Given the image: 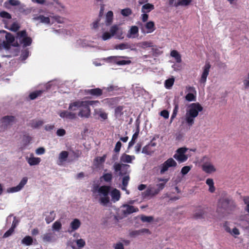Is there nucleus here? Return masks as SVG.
Wrapping results in <instances>:
<instances>
[{"label":"nucleus","instance_id":"1","mask_svg":"<svg viewBox=\"0 0 249 249\" xmlns=\"http://www.w3.org/2000/svg\"><path fill=\"white\" fill-rule=\"evenodd\" d=\"M99 103L98 101H76L69 105V109L75 111L77 108L82 107L78 115L81 118H88L90 116L89 106Z\"/></svg>","mask_w":249,"mask_h":249},{"label":"nucleus","instance_id":"2","mask_svg":"<svg viewBox=\"0 0 249 249\" xmlns=\"http://www.w3.org/2000/svg\"><path fill=\"white\" fill-rule=\"evenodd\" d=\"M236 208L234 200L230 197L220 198L217 203V211L222 213H230Z\"/></svg>","mask_w":249,"mask_h":249},{"label":"nucleus","instance_id":"3","mask_svg":"<svg viewBox=\"0 0 249 249\" xmlns=\"http://www.w3.org/2000/svg\"><path fill=\"white\" fill-rule=\"evenodd\" d=\"M203 109V107L199 103H192L189 106L185 115V121L189 126L193 125L195 118Z\"/></svg>","mask_w":249,"mask_h":249},{"label":"nucleus","instance_id":"4","mask_svg":"<svg viewBox=\"0 0 249 249\" xmlns=\"http://www.w3.org/2000/svg\"><path fill=\"white\" fill-rule=\"evenodd\" d=\"M94 192L98 191V192L103 195V197H100L99 199L100 203L103 205H106L109 202V197L108 196L110 191V187L107 185H103L99 187L98 185L95 186L93 188Z\"/></svg>","mask_w":249,"mask_h":249},{"label":"nucleus","instance_id":"5","mask_svg":"<svg viewBox=\"0 0 249 249\" xmlns=\"http://www.w3.org/2000/svg\"><path fill=\"white\" fill-rule=\"evenodd\" d=\"M177 166V162L173 158H170L158 167V170H159L160 175H163L170 168H175Z\"/></svg>","mask_w":249,"mask_h":249},{"label":"nucleus","instance_id":"6","mask_svg":"<svg viewBox=\"0 0 249 249\" xmlns=\"http://www.w3.org/2000/svg\"><path fill=\"white\" fill-rule=\"evenodd\" d=\"M17 38L18 39L21 44H23L24 47L31 45L32 39L30 37L28 36V34L25 30L20 31L17 33Z\"/></svg>","mask_w":249,"mask_h":249},{"label":"nucleus","instance_id":"7","mask_svg":"<svg viewBox=\"0 0 249 249\" xmlns=\"http://www.w3.org/2000/svg\"><path fill=\"white\" fill-rule=\"evenodd\" d=\"M188 148L185 147H182L178 148L176 152V153L173 156V157L179 163H182L186 161L188 159V156L185 154Z\"/></svg>","mask_w":249,"mask_h":249},{"label":"nucleus","instance_id":"8","mask_svg":"<svg viewBox=\"0 0 249 249\" xmlns=\"http://www.w3.org/2000/svg\"><path fill=\"white\" fill-rule=\"evenodd\" d=\"M130 166L128 164H123L115 163L113 165V168L115 172H119V176H126L128 175V170Z\"/></svg>","mask_w":249,"mask_h":249},{"label":"nucleus","instance_id":"9","mask_svg":"<svg viewBox=\"0 0 249 249\" xmlns=\"http://www.w3.org/2000/svg\"><path fill=\"white\" fill-rule=\"evenodd\" d=\"M211 65L209 62H206L202 68V72L201 74L199 82L200 84H205L207 81V78L210 72Z\"/></svg>","mask_w":249,"mask_h":249},{"label":"nucleus","instance_id":"10","mask_svg":"<svg viewBox=\"0 0 249 249\" xmlns=\"http://www.w3.org/2000/svg\"><path fill=\"white\" fill-rule=\"evenodd\" d=\"M28 181V178L27 177H24L22 178L19 184L15 187L9 188L7 190V192L9 193H13L18 192L20 191L27 183Z\"/></svg>","mask_w":249,"mask_h":249},{"label":"nucleus","instance_id":"11","mask_svg":"<svg viewBox=\"0 0 249 249\" xmlns=\"http://www.w3.org/2000/svg\"><path fill=\"white\" fill-rule=\"evenodd\" d=\"M202 170L207 174H211L216 171V168L211 162H205L202 165Z\"/></svg>","mask_w":249,"mask_h":249},{"label":"nucleus","instance_id":"12","mask_svg":"<svg viewBox=\"0 0 249 249\" xmlns=\"http://www.w3.org/2000/svg\"><path fill=\"white\" fill-rule=\"evenodd\" d=\"M140 24L142 25L141 23H140ZM145 28L146 29V31L144 30V28L142 26L141 27V31L142 33L147 34L152 33L155 30L154 22L152 21H148L145 24Z\"/></svg>","mask_w":249,"mask_h":249},{"label":"nucleus","instance_id":"13","mask_svg":"<svg viewBox=\"0 0 249 249\" xmlns=\"http://www.w3.org/2000/svg\"><path fill=\"white\" fill-rule=\"evenodd\" d=\"M157 180L159 182L161 181L162 182L156 185L157 188L154 190V194L157 195L164 189L166 183L169 181V178H158Z\"/></svg>","mask_w":249,"mask_h":249},{"label":"nucleus","instance_id":"14","mask_svg":"<svg viewBox=\"0 0 249 249\" xmlns=\"http://www.w3.org/2000/svg\"><path fill=\"white\" fill-rule=\"evenodd\" d=\"M104 90H106L105 93L109 95H113L117 94V92L121 90V88L117 86L110 85L107 88H104Z\"/></svg>","mask_w":249,"mask_h":249},{"label":"nucleus","instance_id":"15","mask_svg":"<svg viewBox=\"0 0 249 249\" xmlns=\"http://www.w3.org/2000/svg\"><path fill=\"white\" fill-rule=\"evenodd\" d=\"M123 207L125 208V209L123 210V213L125 215L130 214L139 211V209L137 207H135L129 204H124Z\"/></svg>","mask_w":249,"mask_h":249},{"label":"nucleus","instance_id":"16","mask_svg":"<svg viewBox=\"0 0 249 249\" xmlns=\"http://www.w3.org/2000/svg\"><path fill=\"white\" fill-rule=\"evenodd\" d=\"M223 227L224 228V229L226 232L230 233L233 236H235L240 234V231L237 228L235 227L232 230H231V228L229 226V223L227 221H226L224 223Z\"/></svg>","mask_w":249,"mask_h":249},{"label":"nucleus","instance_id":"17","mask_svg":"<svg viewBox=\"0 0 249 249\" xmlns=\"http://www.w3.org/2000/svg\"><path fill=\"white\" fill-rule=\"evenodd\" d=\"M103 90L100 88H95L85 90V93L87 94H89L92 96L99 97L103 93Z\"/></svg>","mask_w":249,"mask_h":249},{"label":"nucleus","instance_id":"18","mask_svg":"<svg viewBox=\"0 0 249 249\" xmlns=\"http://www.w3.org/2000/svg\"><path fill=\"white\" fill-rule=\"evenodd\" d=\"M81 225L80 221L77 218L74 219L70 224V229L68 231L70 233L77 230Z\"/></svg>","mask_w":249,"mask_h":249},{"label":"nucleus","instance_id":"19","mask_svg":"<svg viewBox=\"0 0 249 249\" xmlns=\"http://www.w3.org/2000/svg\"><path fill=\"white\" fill-rule=\"evenodd\" d=\"M15 118L13 116H6L2 117L1 119V122L3 125L4 126H8L12 124L15 121Z\"/></svg>","mask_w":249,"mask_h":249},{"label":"nucleus","instance_id":"20","mask_svg":"<svg viewBox=\"0 0 249 249\" xmlns=\"http://www.w3.org/2000/svg\"><path fill=\"white\" fill-rule=\"evenodd\" d=\"M139 28L136 26H132L128 32L127 36L128 38H134L138 35Z\"/></svg>","mask_w":249,"mask_h":249},{"label":"nucleus","instance_id":"21","mask_svg":"<svg viewBox=\"0 0 249 249\" xmlns=\"http://www.w3.org/2000/svg\"><path fill=\"white\" fill-rule=\"evenodd\" d=\"M60 116L63 118L74 119L76 118V114L68 111H63L59 114Z\"/></svg>","mask_w":249,"mask_h":249},{"label":"nucleus","instance_id":"22","mask_svg":"<svg viewBox=\"0 0 249 249\" xmlns=\"http://www.w3.org/2000/svg\"><path fill=\"white\" fill-rule=\"evenodd\" d=\"M135 45L133 44L128 43H123L116 46L115 49L120 50H124L126 49H130L131 50H134V47Z\"/></svg>","mask_w":249,"mask_h":249},{"label":"nucleus","instance_id":"23","mask_svg":"<svg viewBox=\"0 0 249 249\" xmlns=\"http://www.w3.org/2000/svg\"><path fill=\"white\" fill-rule=\"evenodd\" d=\"M27 161L28 163L31 166L36 165L38 164L41 160L39 158H36L33 156V154H31V157L30 158H26Z\"/></svg>","mask_w":249,"mask_h":249},{"label":"nucleus","instance_id":"24","mask_svg":"<svg viewBox=\"0 0 249 249\" xmlns=\"http://www.w3.org/2000/svg\"><path fill=\"white\" fill-rule=\"evenodd\" d=\"M204 214L205 212L204 210L199 207L194 212L193 217L196 219L203 218Z\"/></svg>","mask_w":249,"mask_h":249},{"label":"nucleus","instance_id":"25","mask_svg":"<svg viewBox=\"0 0 249 249\" xmlns=\"http://www.w3.org/2000/svg\"><path fill=\"white\" fill-rule=\"evenodd\" d=\"M121 98L119 97L107 98L105 100L106 103L109 107H112L113 106L117 105L120 101Z\"/></svg>","mask_w":249,"mask_h":249},{"label":"nucleus","instance_id":"26","mask_svg":"<svg viewBox=\"0 0 249 249\" xmlns=\"http://www.w3.org/2000/svg\"><path fill=\"white\" fill-rule=\"evenodd\" d=\"M135 158L134 156H130L124 153L122 155L120 158V160L123 162L131 163L132 160Z\"/></svg>","mask_w":249,"mask_h":249},{"label":"nucleus","instance_id":"27","mask_svg":"<svg viewBox=\"0 0 249 249\" xmlns=\"http://www.w3.org/2000/svg\"><path fill=\"white\" fill-rule=\"evenodd\" d=\"M153 9H154V5L152 4L147 3L142 6V12L143 13H147L150 12Z\"/></svg>","mask_w":249,"mask_h":249},{"label":"nucleus","instance_id":"28","mask_svg":"<svg viewBox=\"0 0 249 249\" xmlns=\"http://www.w3.org/2000/svg\"><path fill=\"white\" fill-rule=\"evenodd\" d=\"M111 196L114 202L118 201L120 198V192L117 189H114L111 192Z\"/></svg>","mask_w":249,"mask_h":249},{"label":"nucleus","instance_id":"29","mask_svg":"<svg viewBox=\"0 0 249 249\" xmlns=\"http://www.w3.org/2000/svg\"><path fill=\"white\" fill-rule=\"evenodd\" d=\"M44 122L42 120H32L29 123V125L34 128H37L42 125Z\"/></svg>","mask_w":249,"mask_h":249},{"label":"nucleus","instance_id":"30","mask_svg":"<svg viewBox=\"0 0 249 249\" xmlns=\"http://www.w3.org/2000/svg\"><path fill=\"white\" fill-rule=\"evenodd\" d=\"M113 13L111 11L107 12L106 16V25H110L113 20Z\"/></svg>","mask_w":249,"mask_h":249},{"label":"nucleus","instance_id":"31","mask_svg":"<svg viewBox=\"0 0 249 249\" xmlns=\"http://www.w3.org/2000/svg\"><path fill=\"white\" fill-rule=\"evenodd\" d=\"M170 55L175 58L176 62L180 63L182 61L181 55L176 50H172L170 53Z\"/></svg>","mask_w":249,"mask_h":249},{"label":"nucleus","instance_id":"32","mask_svg":"<svg viewBox=\"0 0 249 249\" xmlns=\"http://www.w3.org/2000/svg\"><path fill=\"white\" fill-rule=\"evenodd\" d=\"M192 1V0H178V2L175 3L174 6L178 7L179 6H188L191 4Z\"/></svg>","mask_w":249,"mask_h":249},{"label":"nucleus","instance_id":"33","mask_svg":"<svg viewBox=\"0 0 249 249\" xmlns=\"http://www.w3.org/2000/svg\"><path fill=\"white\" fill-rule=\"evenodd\" d=\"M130 179V177L128 175L124 176L123 178L122 179V189L123 190H125L126 191L127 194H129V193L126 190V187L128 184V182Z\"/></svg>","mask_w":249,"mask_h":249},{"label":"nucleus","instance_id":"34","mask_svg":"<svg viewBox=\"0 0 249 249\" xmlns=\"http://www.w3.org/2000/svg\"><path fill=\"white\" fill-rule=\"evenodd\" d=\"M20 4V1L18 0H8L4 3V6L8 8L10 5L18 6Z\"/></svg>","mask_w":249,"mask_h":249},{"label":"nucleus","instance_id":"35","mask_svg":"<svg viewBox=\"0 0 249 249\" xmlns=\"http://www.w3.org/2000/svg\"><path fill=\"white\" fill-rule=\"evenodd\" d=\"M3 32L6 33L5 39L6 41H7L9 44H12L15 41V36L10 33H8L5 31H3Z\"/></svg>","mask_w":249,"mask_h":249},{"label":"nucleus","instance_id":"36","mask_svg":"<svg viewBox=\"0 0 249 249\" xmlns=\"http://www.w3.org/2000/svg\"><path fill=\"white\" fill-rule=\"evenodd\" d=\"M106 155H104L102 157H97L94 159L95 165L97 166H99L101 164L103 163L106 159Z\"/></svg>","mask_w":249,"mask_h":249},{"label":"nucleus","instance_id":"37","mask_svg":"<svg viewBox=\"0 0 249 249\" xmlns=\"http://www.w3.org/2000/svg\"><path fill=\"white\" fill-rule=\"evenodd\" d=\"M149 230L147 229H143L140 230L133 231L130 232V236L131 237H135L136 236L140 235L141 233L143 232H148Z\"/></svg>","mask_w":249,"mask_h":249},{"label":"nucleus","instance_id":"38","mask_svg":"<svg viewBox=\"0 0 249 249\" xmlns=\"http://www.w3.org/2000/svg\"><path fill=\"white\" fill-rule=\"evenodd\" d=\"M69 153L66 151H62L59 155V160L60 162H63L66 160L68 157Z\"/></svg>","mask_w":249,"mask_h":249},{"label":"nucleus","instance_id":"39","mask_svg":"<svg viewBox=\"0 0 249 249\" xmlns=\"http://www.w3.org/2000/svg\"><path fill=\"white\" fill-rule=\"evenodd\" d=\"M33 242V238L30 236H26L21 241V243L26 246L31 245Z\"/></svg>","mask_w":249,"mask_h":249},{"label":"nucleus","instance_id":"40","mask_svg":"<svg viewBox=\"0 0 249 249\" xmlns=\"http://www.w3.org/2000/svg\"><path fill=\"white\" fill-rule=\"evenodd\" d=\"M12 44H9L6 40L2 41L0 39V50H2L3 48L6 50H9L11 48Z\"/></svg>","mask_w":249,"mask_h":249},{"label":"nucleus","instance_id":"41","mask_svg":"<svg viewBox=\"0 0 249 249\" xmlns=\"http://www.w3.org/2000/svg\"><path fill=\"white\" fill-rule=\"evenodd\" d=\"M55 217V213L53 211L50 213L49 215H47L45 218V221L47 224L52 222Z\"/></svg>","mask_w":249,"mask_h":249},{"label":"nucleus","instance_id":"42","mask_svg":"<svg viewBox=\"0 0 249 249\" xmlns=\"http://www.w3.org/2000/svg\"><path fill=\"white\" fill-rule=\"evenodd\" d=\"M123 109L124 107L121 106H119L115 108L114 114L116 118L120 117L123 114Z\"/></svg>","mask_w":249,"mask_h":249},{"label":"nucleus","instance_id":"43","mask_svg":"<svg viewBox=\"0 0 249 249\" xmlns=\"http://www.w3.org/2000/svg\"><path fill=\"white\" fill-rule=\"evenodd\" d=\"M36 19L40 20L41 22L46 24H49L50 22V19L49 17H45L43 15H40L36 17Z\"/></svg>","mask_w":249,"mask_h":249},{"label":"nucleus","instance_id":"44","mask_svg":"<svg viewBox=\"0 0 249 249\" xmlns=\"http://www.w3.org/2000/svg\"><path fill=\"white\" fill-rule=\"evenodd\" d=\"M247 219H242L240 224L242 227L249 231V219L248 218V216H245Z\"/></svg>","mask_w":249,"mask_h":249},{"label":"nucleus","instance_id":"45","mask_svg":"<svg viewBox=\"0 0 249 249\" xmlns=\"http://www.w3.org/2000/svg\"><path fill=\"white\" fill-rule=\"evenodd\" d=\"M175 79L174 78H169L165 80L164 86L167 89H170L174 85Z\"/></svg>","mask_w":249,"mask_h":249},{"label":"nucleus","instance_id":"46","mask_svg":"<svg viewBox=\"0 0 249 249\" xmlns=\"http://www.w3.org/2000/svg\"><path fill=\"white\" fill-rule=\"evenodd\" d=\"M196 93H188L185 98L188 102L195 101L196 100Z\"/></svg>","mask_w":249,"mask_h":249},{"label":"nucleus","instance_id":"47","mask_svg":"<svg viewBox=\"0 0 249 249\" xmlns=\"http://www.w3.org/2000/svg\"><path fill=\"white\" fill-rule=\"evenodd\" d=\"M153 152L151 149L150 144H147L144 146L142 149V153L145 154L150 155Z\"/></svg>","mask_w":249,"mask_h":249},{"label":"nucleus","instance_id":"48","mask_svg":"<svg viewBox=\"0 0 249 249\" xmlns=\"http://www.w3.org/2000/svg\"><path fill=\"white\" fill-rule=\"evenodd\" d=\"M43 92L42 90H36L34 92L31 93L29 94V97L31 100H34L38 96H40Z\"/></svg>","mask_w":249,"mask_h":249},{"label":"nucleus","instance_id":"49","mask_svg":"<svg viewBox=\"0 0 249 249\" xmlns=\"http://www.w3.org/2000/svg\"><path fill=\"white\" fill-rule=\"evenodd\" d=\"M119 28L118 25H114L110 27V30H109V32H110L109 33L113 36L117 34V33L119 31Z\"/></svg>","mask_w":249,"mask_h":249},{"label":"nucleus","instance_id":"50","mask_svg":"<svg viewBox=\"0 0 249 249\" xmlns=\"http://www.w3.org/2000/svg\"><path fill=\"white\" fill-rule=\"evenodd\" d=\"M151 50H152L153 55L155 56L160 55L161 54L163 53V52L160 50V48H158L157 47L153 46Z\"/></svg>","mask_w":249,"mask_h":249},{"label":"nucleus","instance_id":"51","mask_svg":"<svg viewBox=\"0 0 249 249\" xmlns=\"http://www.w3.org/2000/svg\"><path fill=\"white\" fill-rule=\"evenodd\" d=\"M101 178H103L106 182H110L112 179V175L111 173H106L103 175Z\"/></svg>","mask_w":249,"mask_h":249},{"label":"nucleus","instance_id":"52","mask_svg":"<svg viewBox=\"0 0 249 249\" xmlns=\"http://www.w3.org/2000/svg\"><path fill=\"white\" fill-rule=\"evenodd\" d=\"M121 13L123 16L124 17H127L131 15L132 12V10L130 8H127L122 9L121 10Z\"/></svg>","mask_w":249,"mask_h":249},{"label":"nucleus","instance_id":"53","mask_svg":"<svg viewBox=\"0 0 249 249\" xmlns=\"http://www.w3.org/2000/svg\"><path fill=\"white\" fill-rule=\"evenodd\" d=\"M53 234L52 233H47L43 235V240L46 242H51L52 240Z\"/></svg>","mask_w":249,"mask_h":249},{"label":"nucleus","instance_id":"54","mask_svg":"<svg viewBox=\"0 0 249 249\" xmlns=\"http://www.w3.org/2000/svg\"><path fill=\"white\" fill-rule=\"evenodd\" d=\"M29 52L28 49L22 50L20 57L22 60H25L29 56Z\"/></svg>","mask_w":249,"mask_h":249},{"label":"nucleus","instance_id":"55","mask_svg":"<svg viewBox=\"0 0 249 249\" xmlns=\"http://www.w3.org/2000/svg\"><path fill=\"white\" fill-rule=\"evenodd\" d=\"M52 228L53 230L59 231L62 228V224L59 221H56L53 225Z\"/></svg>","mask_w":249,"mask_h":249},{"label":"nucleus","instance_id":"56","mask_svg":"<svg viewBox=\"0 0 249 249\" xmlns=\"http://www.w3.org/2000/svg\"><path fill=\"white\" fill-rule=\"evenodd\" d=\"M141 219L143 222H151L153 220V217L151 216L142 215Z\"/></svg>","mask_w":249,"mask_h":249},{"label":"nucleus","instance_id":"57","mask_svg":"<svg viewBox=\"0 0 249 249\" xmlns=\"http://www.w3.org/2000/svg\"><path fill=\"white\" fill-rule=\"evenodd\" d=\"M191 169V167L190 166H183L181 170V174L182 176L186 175Z\"/></svg>","mask_w":249,"mask_h":249},{"label":"nucleus","instance_id":"58","mask_svg":"<svg viewBox=\"0 0 249 249\" xmlns=\"http://www.w3.org/2000/svg\"><path fill=\"white\" fill-rule=\"evenodd\" d=\"M0 16L4 18L11 19L12 18L11 15L7 12L3 11L0 12Z\"/></svg>","mask_w":249,"mask_h":249},{"label":"nucleus","instance_id":"59","mask_svg":"<svg viewBox=\"0 0 249 249\" xmlns=\"http://www.w3.org/2000/svg\"><path fill=\"white\" fill-rule=\"evenodd\" d=\"M144 197L148 196H155L156 194H154V190L153 189H147L143 194Z\"/></svg>","mask_w":249,"mask_h":249},{"label":"nucleus","instance_id":"60","mask_svg":"<svg viewBox=\"0 0 249 249\" xmlns=\"http://www.w3.org/2000/svg\"><path fill=\"white\" fill-rule=\"evenodd\" d=\"M122 143L120 141H118L117 142V143L115 144L114 149V152L117 154H118L119 152L120 151L121 148L122 147Z\"/></svg>","mask_w":249,"mask_h":249},{"label":"nucleus","instance_id":"61","mask_svg":"<svg viewBox=\"0 0 249 249\" xmlns=\"http://www.w3.org/2000/svg\"><path fill=\"white\" fill-rule=\"evenodd\" d=\"M20 26L16 22H14L11 26L9 30L13 32H17L19 29Z\"/></svg>","mask_w":249,"mask_h":249},{"label":"nucleus","instance_id":"62","mask_svg":"<svg viewBox=\"0 0 249 249\" xmlns=\"http://www.w3.org/2000/svg\"><path fill=\"white\" fill-rule=\"evenodd\" d=\"M76 244L79 248H83L85 246V242L82 239H79L76 240Z\"/></svg>","mask_w":249,"mask_h":249},{"label":"nucleus","instance_id":"63","mask_svg":"<svg viewBox=\"0 0 249 249\" xmlns=\"http://www.w3.org/2000/svg\"><path fill=\"white\" fill-rule=\"evenodd\" d=\"M130 60H119L117 61L116 63L118 65H125L129 64L131 63Z\"/></svg>","mask_w":249,"mask_h":249},{"label":"nucleus","instance_id":"64","mask_svg":"<svg viewBox=\"0 0 249 249\" xmlns=\"http://www.w3.org/2000/svg\"><path fill=\"white\" fill-rule=\"evenodd\" d=\"M14 230L13 228H10L5 233L3 234V238H6L14 232Z\"/></svg>","mask_w":249,"mask_h":249}]
</instances>
